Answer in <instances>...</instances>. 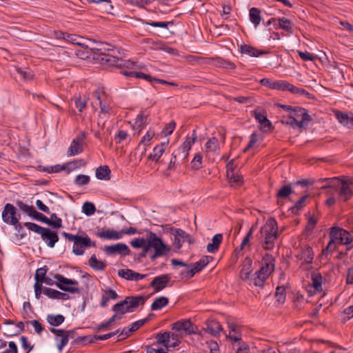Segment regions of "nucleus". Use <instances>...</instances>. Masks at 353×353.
Instances as JSON below:
<instances>
[{"instance_id":"nucleus-55","label":"nucleus","mask_w":353,"mask_h":353,"mask_svg":"<svg viewBox=\"0 0 353 353\" xmlns=\"http://www.w3.org/2000/svg\"><path fill=\"white\" fill-rule=\"evenodd\" d=\"M205 331H222L221 325L219 322L216 320H210L208 321L207 328L204 329Z\"/></svg>"},{"instance_id":"nucleus-15","label":"nucleus","mask_w":353,"mask_h":353,"mask_svg":"<svg viewBox=\"0 0 353 353\" xmlns=\"http://www.w3.org/2000/svg\"><path fill=\"white\" fill-rule=\"evenodd\" d=\"M117 332H108L103 335H86L79 336L74 339V343L78 345H85L89 343H94L98 340H106L111 338Z\"/></svg>"},{"instance_id":"nucleus-32","label":"nucleus","mask_w":353,"mask_h":353,"mask_svg":"<svg viewBox=\"0 0 353 353\" xmlns=\"http://www.w3.org/2000/svg\"><path fill=\"white\" fill-rule=\"evenodd\" d=\"M119 297L117 293L111 288H106L103 290V294L101 296L100 302V306L105 307L108 305V303L110 300H115Z\"/></svg>"},{"instance_id":"nucleus-18","label":"nucleus","mask_w":353,"mask_h":353,"mask_svg":"<svg viewBox=\"0 0 353 353\" xmlns=\"http://www.w3.org/2000/svg\"><path fill=\"white\" fill-rule=\"evenodd\" d=\"M275 269V259L270 254L266 253L262 258L261 266L259 272L265 273V275L270 276Z\"/></svg>"},{"instance_id":"nucleus-43","label":"nucleus","mask_w":353,"mask_h":353,"mask_svg":"<svg viewBox=\"0 0 353 353\" xmlns=\"http://www.w3.org/2000/svg\"><path fill=\"white\" fill-rule=\"evenodd\" d=\"M250 21L257 27L261 21V10L256 8H252L250 10Z\"/></svg>"},{"instance_id":"nucleus-3","label":"nucleus","mask_w":353,"mask_h":353,"mask_svg":"<svg viewBox=\"0 0 353 353\" xmlns=\"http://www.w3.org/2000/svg\"><path fill=\"white\" fill-rule=\"evenodd\" d=\"M279 236L277 223L274 218H269L260 229L258 239L264 250H272Z\"/></svg>"},{"instance_id":"nucleus-64","label":"nucleus","mask_w":353,"mask_h":353,"mask_svg":"<svg viewBox=\"0 0 353 353\" xmlns=\"http://www.w3.org/2000/svg\"><path fill=\"white\" fill-rule=\"evenodd\" d=\"M228 327L229 331L233 332V331H241V330L244 329V327L239 323L235 322L232 319L228 320Z\"/></svg>"},{"instance_id":"nucleus-29","label":"nucleus","mask_w":353,"mask_h":353,"mask_svg":"<svg viewBox=\"0 0 353 353\" xmlns=\"http://www.w3.org/2000/svg\"><path fill=\"white\" fill-rule=\"evenodd\" d=\"M120 69V73L126 76L127 77L143 79L150 82L151 84H153L154 77L150 74H145L142 72L128 70L126 69H123V68Z\"/></svg>"},{"instance_id":"nucleus-5","label":"nucleus","mask_w":353,"mask_h":353,"mask_svg":"<svg viewBox=\"0 0 353 353\" xmlns=\"http://www.w3.org/2000/svg\"><path fill=\"white\" fill-rule=\"evenodd\" d=\"M61 235L64 236L70 242H73L72 252L77 256H81L85 252V249L96 247V242L92 241L88 234L83 233V235H74L66 232H61Z\"/></svg>"},{"instance_id":"nucleus-63","label":"nucleus","mask_w":353,"mask_h":353,"mask_svg":"<svg viewBox=\"0 0 353 353\" xmlns=\"http://www.w3.org/2000/svg\"><path fill=\"white\" fill-rule=\"evenodd\" d=\"M90 181V178L88 175L79 174L75 177L74 182L78 185H83L88 184Z\"/></svg>"},{"instance_id":"nucleus-48","label":"nucleus","mask_w":353,"mask_h":353,"mask_svg":"<svg viewBox=\"0 0 353 353\" xmlns=\"http://www.w3.org/2000/svg\"><path fill=\"white\" fill-rule=\"evenodd\" d=\"M65 317L61 314H48L47 316V321L52 326H59L64 321Z\"/></svg>"},{"instance_id":"nucleus-13","label":"nucleus","mask_w":353,"mask_h":353,"mask_svg":"<svg viewBox=\"0 0 353 353\" xmlns=\"http://www.w3.org/2000/svg\"><path fill=\"white\" fill-rule=\"evenodd\" d=\"M309 185L308 179H303L301 181H297L292 184H288L283 186L277 192L276 196L279 199H287L291 194L295 193L296 188L298 186L303 188L307 187Z\"/></svg>"},{"instance_id":"nucleus-62","label":"nucleus","mask_w":353,"mask_h":353,"mask_svg":"<svg viewBox=\"0 0 353 353\" xmlns=\"http://www.w3.org/2000/svg\"><path fill=\"white\" fill-rule=\"evenodd\" d=\"M203 157L201 154H196L191 162L192 168L199 170L201 168Z\"/></svg>"},{"instance_id":"nucleus-35","label":"nucleus","mask_w":353,"mask_h":353,"mask_svg":"<svg viewBox=\"0 0 353 353\" xmlns=\"http://www.w3.org/2000/svg\"><path fill=\"white\" fill-rule=\"evenodd\" d=\"M223 241L221 234H215L212 239V243L207 245V251L210 253H215L219 248L220 244Z\"/></svg>"},{"instance_id":"nucleus-38","label":"nucleus","mask_w":353,"mask_h":353,"mask_svg":"<svg viewBox=\"0 0 353 353\" xmlns=\"http://www.w3.org/2000/svg\"><path fill=\"white\" fill-rule=\"evenodd\" d=\"M268 276V275H265V273L259 272V270L254 274L253 277L250 281L255 286L262 288Z\"/></svg>"},{"instance_id":"nucleus-59","label":"nucleus","mask_w":353,"mask_h":353,"mask_svg":"<svg viewBox=\"0 0 353 353\" xmlns=\"http://www.w3.org/2000/svg\"><path fill=\"white\" fill-rule=\"evenodd\" d=\"M81 38L77 34L66 33L65 41L74 45L81 46Z\"/></svg>"},{"instance_id":"nucleus-33","label":"nucleus","mask_w":353,"mask_h":353,"mask_svg":"<svg viewBox=\"0 0 353 353\" xmlns=\"http://www.w3.org/2000/svg\"><path fill=\"white\" fill-rule=\"evenodd\" d=\"M211 59L212 61L213 65L217 68L230 70H234L236 68V65L228 59H225L219 57H214Z\"/></svg>"},{"instance_id":"nucleus-61","label":"nucleus","mask_w":353,"mask_h":353,"mask_svg":"<svg viewBox=\"0 0 353 353\" xmlns=\"http://www.w3.org/2000/svg\"><path fill=\"white\" fill-rule=\"evenodd\" d=\"M30 217L32 218L34 220L41 221V222L44 223L46 224L47 222L49 221V218L46 216L42 213L37 212L35 210V208L34 209V210H33Z\"/></svg>"},{"instance_id":"nucleus-42","label":"nucleus","mask_w":353,"mask_h":353,"mask_svg":"<svg viewBox=\"0 0 353 353\" xmlns=\"http://www.w3.org/2000/svg\"><path fill=\"white\" fill-rule=\"evenodd\" d=\"M110 170L108 165L99 166L96 170V177L101 180L110 179Z\"/></svg>"},{"instance_id":"nucleus-46","label":"nucleus","mask_w":353,"mask_h":353,"mask_svg":"<svg viewBox=\"0 0 353 353\" xmlns=\"http://www.w3.org/2000/svg\"><path fill=\"white\" fill-rule=\"evenodd\" d=\"M279 26L280 28L285 30L289 33H292L293 32V23L290 20L285 17L279 18Z\"/></svg>"},{"instance_id":"nucleus-27","label":"nucleus","mask_w":353,"mask_h":353,"mask_svg":"<svg viewBox=\"0 0 353 353\" xmlns=\"http://www.w3.org/2000/svg\"><path fill=\"white\" fill-rule=\"evenodd\" d=\"M118 275L128 281H139L146 277V274L136 272L130 269H121L118 271Z\"/></svg>"},{"instance_id":"nucleus-23","label":"nucleus","mask_w":353,"mask_h":353,"mask_svg":"<svg viewBox=\"0 0 353 353\" xmlns=\"http://www.w3.org/2000/svg\"><path fill=\"white\" fill-rule=\"evenodd\" d=\"M334 113L335 117L341 124L349 129L353 128L352 112H343L340 110H336Z\"/></svg>"},{"instance_id":"nucleus-39","label":"nucleus","mask_w":353,"mask_h":353,"mask_svg":"<svg viewBox=\"0 0 353 353\" xmlns=\"http://www.w3.org/2000/svg\"><path fill=\"white\" fill-rule=\"evenodd\" d=\"M166 144L165 143L157 145L154 148L152 152L149 155V159L153 161L157 162L164 152Z\"/></svg>"},{"instance_id":"nucleus-51","label":"nucleus","mask_w":353,"mask_h":353,"mask_svg":"<svg viewBox=\"0 0 353 353\" xmlns=\"http://www.w3.org/2000/svg\"><path fill=\"white\" fill-rule=\"evenodd\" d=\"M16 205L20 209L21 211L26 213L29 216H31V214L34 209V206L28 205L20 200L16 201Z\"/></svg>"},{"instance_id":"nucleus-6","label":"nucleus","mask_w":353,"mask_h":353,"mask_svg":"<svg viewBox=\"0 0 353 353\" xmlns=\"http://www.w3.org/2000/svg\"><path fill=\"white\" fill-rule=\"evenodd\" d=\"M23 225L28 230L40 234L41 239L50 248H54L56 243L59 241V238L57 233L50 228H44L31 222H25Z\"/></svg>"},{"instance_id":"nucleus-19","label":"nucleus","mask_w":353,"mask_h":353,"mask_svg":"<svg viewBox=\"0 0 353 353\" xmlns=\"http://www.w3.org/2000/svg\"><path fill=\"white\" fill-rule=\"evenodd\" d=\"M196 140V131L193 130L192 137H188L185 141L182 143L180 147L175 150L176 152H179L182 160H185L189 155V151L191 149L192 145Z\"/></svg>"},{"instance_id":"nucleus-50","label":"nucleus","mask_w":353,"mask_h":353,"mask_svg":"<svg viewBox=\"0 0 353 353\" xmlns=\"http://www.w3.org/2000/svg\"><path fill=\"white\" fill-rule=\"evenodd\" d=\"M274 296L278 303H283L286 298L285 288L283 286H278L276 288Z\"/></svg>"},{"instance_id":"nucleus-60","label":"nucleus","mask_w":353,"mask_h":353,"mask_svg":"<svg viewBox=\"0 0 353 353\" xmlns=\"http://www.w3.org/2000/svg\"><path fill=\"white\" fill-rule=\"evenodd\" d=\"M74 103L76 108L79 110L80 112L83 111V109L85 108L87 104V99L85 97L82 98L81 97H79L74 99Z\"/></svg>"},{"instance_id":"nucleus-28","label":"nucleus","mask_w":353,"mask_h":353,"mask_svg":"<svg viewBox=\"0 0 353 353\" xmlns=\"http://www.w3.org/2000/svg\"><path fill=\"white\" fill-rule=\"evenodd\" d=\"M85 163L83 159L74 160L71 162L67 163L63 165H57L54 166L50 167V170L46 169V170L48 172H59L62 170H65L68 166H71L70 170H73L79 166L85 165Z\"/></svg>"},{"instance_id":"nucleus-52","label":"nucleus","mask_w":353,"mask_h":353,"mask_svg":"<svg viewBox=\"0 0 353 353\" xmlns=\"http://www.w3.org/2000/svg\"><path fill=\"white\" fill-rule=\"evenodd\" d=\"M48 270V267L44 265L43 267L38 268L36 270V274L34 276L35 283L42 284V280L46 277Z\"/></svg>"},{"instance_id":"nucleus-21","label":"nucleus","mask_w":353,"mask_h":353,"mask_svg":"<svg viewBox=\"0 0 353 353\" xmlns=\"http://www.w3.org/2000/svg\"><path fill=\"white\" fill-rule=\"evenodd\" d=\"M173 235L174 236V245L178 249L181 248L183 243L185 241H188L190 244L194 242L191 236L181 229L174 230Z\"/></svg>"},{"instance_id":"nucleus-40","label":"nucleus","mask_w":353,"mask_h":353,"mask_svg":"<svg viewBox=\"0 0 353 353\" xmlns=\"http://www.w3.org/2000/svg\"><path fill=\"white\" fill-rule=\"evenodd\" d=\"M311 279L312 281V286L314 290L317 292H321L323 290L322 288V276L320 273L314 272L311 274Z\"/></svg>"},{"instance_id":"nucleus-36","label":"nucleus","mask_w":353,"mask_h":353,"mask_svg":"<svg viewBox=\"0 0 353 353\" xmlns=\"http://www.w3.org/2000/svg\"><path fill=\"white\" fill-rule=\"evenodd\" d=\"M212 256H205L196 263H191L190 266L194 270L195 274L201 271L212 260Z\"/></svg>"},{"instance_id":"nucleus-11","label":"nucleus","mask_w":353,"mask_h":353,"mask_svg":"<svg viewBox=\"0 0 353 353\" xmlns=\"http://www.w3.org/2000/svg\"><path fill=\"white\" fill-rule=\"evenodd\" d=\"M330 186L337 193L339 199L343 201H347L353 194L349 184L339 178L331 179Z\"/></svg>"},{"instance_id":"nucleus-53","label":"nucleus","mask_w":353,"mask_h":353,"mask_svg":"<svg viewBox=\"0 0 353 353\" xmlns=\"http://www.w3.org/2000/svg\"><path fill=\"white\" fill-rule=\"evenodd\" d=\"M288 82L285 81H274L271 83L270 88L272 89L285 91L288 90Z\"/></svg>"},{"instance_id":"nucleus-17","label":"nucleus","mask_w":353,"mask_h":353,"mask_svg":"<svg viewBox=\"0 0 353 353\" xmlns=\"http://www.w3.org/2000/svg\"><path fill=\"white\" fill-rule=\"evenodd\" d=\"M103 251L108 255L119 254L125 256L130 254V250L128 245L123 243H118L111 245H105Z\"/></svg>"},{"instance_id":"nucleus-20","label":"nucleus","mask_w":353,"mask_h":353,"mask_svg":"<svg viewBox=\"0 0 353 353\" xmlns=\"http://www.w3.org/2000/svg\"><path fill=\"white\" fill-rule=\"evenodd\" d=\"M172 331H195L197 327L190 319H181L170 325Z\"/></svg>"},{"instance_id":"nucleus-4","label":"nucleus","mask_w":353,"mask_h":353,"mask_svg":"<svg viewBox=\"0 0 353 353\" xmlns=\"http://www.w3.org/2000/svg\"><path fill=\"white\" fill-rule=\"evenodd\" d=\"M329 236L330 240L325 250L327 253L333 252L337 245H346L347 246V251L351 250L352 246L349 247L348 245L352 243L353 238L349 232L339 227H333Z\"/></svg>"},{"instance_id":"nucleus-45","label":"nucleus","mask_w":353,"mask_h":353,"mask_svg":"<svg viewBox=\"0 0 353 353\" xmlns=\"http://www.w3.org/2000/svg\"><path fill=\"white\" fill-rule=\"evenodd\" d=\"M168 299L165 296H160L154 299L151 305L152 310H159L168 304Z\"/></svg>"},{"instance_id":"nucleus-34","label":"nucleus","mask_w":353,"mask_h":353,"mask_svg":"<svg viewBox=\"0 0 353 353\" xmlns=\"http://www.w3.org/2000/svg\"><path fill=\"white\" fill-rule=\"evenodd\" d=\"M240 52L241 54H246L250 57H255L266 54V52L256 49L254 47L247 44L241 45Z\"/></svg>"},{"instance_id":"nucleus-12","label":"nucleus","mask_w":353,"mask_h":353,"mask_svg":"<svg viewBox=\"0 0 353 353\" xmlns=\"http://www.w3.org/2000/svg\"><path fill=\"white\" fill-rule=\"evenodd\" d=\"M301 253L297 254L296 256L301 262L299 265V270L303 272V278H308L309 277V246L306 243V239L303 241V239H301Z\"/></svg>"},{"instance_id":"nucleus-31","label":"nucleus","mask_w":353,"mask_h":353,"mask_svg":"<svg viewBox=\"0 0 353 353\" xmlns=\"http://www.w3.org/2000/svg\"><path fill=\"white\" fill-rule=\"evenodd\" d=\"M54 334V341L55 345L61 352L63 348L67 345L68 343L69 335L68 334L69 332H53Z\"/></svg>"},{"instance_id":"nucleus-44","label":"nucleus","mask_w":353,"mask_h":353,"mask_svg":"<svg viewBox=\"0 0 353 353\" xmlns=\"http://www.w3.org/2000/svg\"><path fill=\"white\" fill-rule=\"evenodd\" d=\"M89 265L95 270H103L106 266V264L102 261L98 260L94 254H92L89 259Z\"/></svg>"},{"instance_id":"nucleus-54","label":"nucleus","mask_w":353,"mask_h":353,"mask_svg":"<svg viewBox=\"0 0 353 353\" xmlns=\"http://www.w3.org/2000/svg\"><path fill=\"white\" fill-rule=\"evenodd\" d=\"M83 212L87 216H91L94 214L96 208L91 202H85L82 207Z\"/></svg>"},{"instance_id":"nucleus-1","label":"nucleus","mask_w":353,"mask_h":353,"mask_svg":"<svg viewBox=\"0 0 353 353\" xmlns=\"http://www.w3.org/2000/svg\"><path fill=\"white\" fill-rule=\"evenodd\" d=\"M96 50L94 59L105 67L114 66L119 69L130 68L134 65V63L130 60H124L110 54L109 52H113L114 47L109 43H101Z\"/></svg>"},{"instance_id":"nucleus-2","label":"nucleus","mask_w":353,"mask_h":353,"mask_svg":"<svg viewBox=\"0 0 353 353\" xmlns=\"http://www.w3.org/2000/svg\"><path fill=\"white\" fill-rule=\"evenodd\" d=\"M155 339V343L146 346V353H168L170 348L178 346L181 342L178 332H159Z\"/></svg>"},{"instance_id":"nucleus-16","label":"nucleus","mask_w":353,"mask_h":353,"mask_svg":"<svg viewBox=\"0 0 353 353\" xmlns=\"http://www.w3.org/2000/svg\"><path fill=\"white\" fill-rule=\"evenodd\" d=\"M17 216V208L11 203H6L2 212V219L7 224H15L19 220Z\"/></svg>"},{"instance_id":"nucleus-57","label":"nucleus","mask_w":353,"mask_h":353,"mask_svg":"<svg viewBox=\"0 0 353 353\" xmlns=\"http://www.w3.org/2000/svg\"><path fill=\"white\" fill-rule=\"evenodd\" d=\"M195 274V272L192 268L190 266V264L188 265V267H185V268L183 270H181L179 272V275L181 279H190L193 277Z\"/></svg>"},{"instance_id":"nucleus-30","label":"nucleus","mask_w":353,"mask_h":353,"mask_svg":"<svg viewBox=\"0 0 353 353\" xmlns=\"http://www.w3.org/2000/svg\"><path fill=\"white\" fill-rule=\"evenodd\" d=\"M96 235L101 239L110 240H117L122 237V235L119 232H117L112 229L105 228H103L101 230L98 231Z\"/></svg>"},{"instance_id":"nucleus-37","label":"nucleus","mask_w":353,"mask_h":353,"mask_svg":"<svg viewBox=\"0 0 353 353\" xmlns=\"http://www.w3.org/2000/svg\"><path fill=\"white\" fill-rule=\"evenodd\" d=\"M154 316V314H150L148 317L137 321L132 323L130 325L123 327L121 331H137V330L148 323L151 319V317Z\"/></svg>"},{"instance_id":"nucleus-47","label":"nucleus","mask_w":353,"mask_h":353,"mask_svg":"<svg viewBox=\"0 0 353 353\" xmlns=\"http://www.w3.org/2000/svg\"><path fill=\"white\" fill-rule=\"evenodd\" d=\"M205 150L207 152H215L219 150V143L217 138L212 137L205 143Z\"/></svg>"},{"instance_id":"nucleus-56","label":"nucleus","mask_w":353,"mask_h":353,"mask_svg":"<svg viewBox=\"0 0 353 353\" xmlns=\"http://www.w3.org/2000/svg\"><path fill=\"white\" fill-rule=\"evenodd\" d=\"M26 325L27 330H30L32 327L34 328V331H43V330L42 325L37 320L26 321Z\"/></svg>"},{"instance_id":"nucleus-25","label":"nucleus","mask_w":353,"mask_h":353,"mask_svg":"<svg viewBox=\"0 0 353 353\" xmlns=\"http://www.w3.org/2000/svg\"><path fill=\"white\" fill-rule=\"evenodd\" d=\"M252 260L247 256L241 264V269L239 273L240 278L243 281L250 280V275L252 272Z\"/></svg>"},{"instance_id":"nucleus-10","label":"nucleus","mask_w":353,"mask_h":353,"mask_svg":"<svg viewBox=\"0 0 353 353\" xmlns=\"http://www.w3.org/2000/svg\"><path fill=\"white\" fill-rule=\"evenodd\" d=\"M149 245L154 248V252L150 255V259L153 261L159 257L163 256L170 251V247L165 244L162 240L157 237L156 234L150 232L148 233Z\"/></svg>"},{"instance_id":"nucleus-8","label":"nucleus","mask_w":353,"mask_h":353,"mask_svg":"<svg viewBox=\"0 0 353 353\" xmlns=\"http://www.w3.org/2000/svg\"><path fill=\"white\" fill-rule=\"evenodd\" d=\"M126 301H121L116 303L112 307V311L114 314L105 322L98 325V329H114L118 324V322L122 319L123 315L128 312H131L126 305Z\"/></svg>"},{"instance_id":"nucleus-22","label":"nucleus","mask_w":353,"mask_h":353,"mask_svg":"<svg viewBox=\"0 0 353 353\" xmlns=\"http://www.w3.org/2000/svg\"><path fill=\"white\" fill-rule=\"evenodd\" d=\"M170 279V276L167 274L157 276L153 279L150 286L152 287L155 292H160L168 286Z\"/></svg>"},{"instance_id":"nucleus-14","label":"nucleus","mask_w":353,"mask_h":353,"mask_svg":"<svg viewBox=\"0 0 353 353\" xmlns=\"http://www.w3.org/2000/svg\"><path fill=\"white\" fill-rule=\"evenodd\" d=\"M85 139V133L84 132H81L72 140L70 146L68 150L67 155L68 157H72L83 152V143Z\"/></svg>"},{"instance_id":"nucleus-24","label":"nucleus","mask_w":353,"mask_h":353,"mask_svg":"<svg viewBox=\"0 0 353 353\" xmlns=\"http://www.w3.org/2000/svg\"><path fill=\"white\" fill-rule=\"evenodd\" d=\"M330 179H319L318 181L310 180V196L319 194V190L331 188L330 186Z\"/></svg>"},{"instance_id":"nucleus-58","label":"nucleus","mask_w":353,"mask_h":353,"mask_svg":"<svg viewBox=\"0 0 353 353\" xmlns=\"http://www.w3.org/2000/svg\"><path fill=\"white\" fill-rule=\"evenodd\" d=\"M144 23L146 25L152 26V27L163 28H166V29L168 28V26L170 24L173 25L172 21H151V22L144 21Z\"/></svg>"},{"instance_id":"nucleus-41","label":"nucleus","mask_w":353,"mask_h":353,"mask_svg":"<svg viewBox=\"0 0 353 353\" xmlns=\"http://www.w3.org/2000/svg\"><path fill=\"white\" fill-rule=\"evenodd\" d=\"M308 195L307 194L302 196L295 204L290 208V210L292 214H298L300 211L305 206V201Z\"/></svg>"},{"instance_id":"nucleus-9","label":"nucleus","mask_w":353,"mask_h":353,"mask_svg":"<svg viewBox=\"0 0 353 353\" xmlns=\"http://www.w3.org/2000/svg\"><path fill=\"white\" fill-rule=\"evenodd\" d=\"M309 120V114L307 110L299 106H294L286 118V123L293 128H301L304 126V122Z\"/></svg>"},{"instance_id":"nucleus-26","label":"nucleus","mask_w":353,"mask_h":353,"mask_svg":"<svg viewBox=\"0 0 353 353\" xmlns=\"http://www.w3.org/2000/svg\"><path fill=\"white\" fill-rule=\"evenodd\" d=\"M146 300V297L139 295L135 296H126L124 299V301L127 302L126 305H128L130 311L132 312H134L140 305H144Z\"/></svg>"},{"instance_id":"nucleus-49","label":"nucleus","mask_w":353,"mask_h":353,"mask_svg":"<svg viewBox=\"0 0 353 353\" xmlns=\"http://www.w3.org/2000/svg\"><path fill=\"white\" fill-rule=\"evenodd\" d=\"M46 224L53 228L59 229L62 228V219L57 216L55 213H52L50 214L49 221Z\"/></svg>"},{"instance_id":"nucleus-7","label":"nucleus","mask_w":353,"mask_h":353,"mask_svg":"<svg viewBox=\"0 0 353 353\" xmlns=\"http://www.w3.org/2000/svg\"><path fill=\"white\" fill-rule=\"evenodd\" d=\"M54 278L57 279L59 283H54L52 279L46 276L42 280V284L46 283L48 285L55 284L59 289L64 292L70 293H79V289L77 287H75V285H79V282L77 280L65 278L59 274H55Z\"/></svg>"}]
</instances>
